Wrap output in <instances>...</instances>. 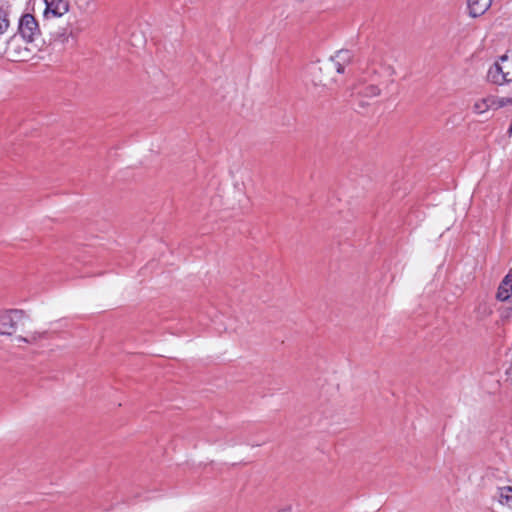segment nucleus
Listing matches in <instances>:
<instances>
[{
	"instance_id": "obj_11",
	"label": "nucleus",
	"mask_w": 512,
	"mask_h": 512,
	"mask_svg": "<svg viewBox=\"0 0 512 512\" xmlns=\"http://www.w3.org/2000/svg\"><path fill=\"white\" fill-rule=\"evenodd\" d=\"M499 502L502 505L512 507V486H504L499 488Z\"/></svg>"
},
{
	"instance_id": "obj_16",
	"label": "nucleus",
	"mask_w": 512,
	"mask_h": 512,
	"mask_svg": "<svg viewBox=\"0 0 512 512\" xmlns=\"http://www.w3.org/2000/svg\"><path fill=\"white\" fill-rule=\"evenodd\" d=\"M279 512H291V509H283V510H281Z\"/></svg>"
},
{
	"instance_id": "obj_9",
	"label": "nucleus",
	"mask_w": 512,
	"mask_h": 512,
	"mask_svg": "<svg viewBox=\"0 0 512 512\" xmlns=\"http://www.w3.org/2000/svg\"><path fill=\"white\" fill-rule=\"evenodd\" d=\"M492 0H467L469 14L472 17L482 15L491 5Z\"/></svg>"
},
{
	"instance_id": "obj_7",
	"label": "nucleus",
	"mask_w": 512,
	"mask_h": 512,
	"mask_svg": "<svg viewBox=\"0 0 512 512\" xmlns=\"http://www.w3.org/2000/svg\"><path fill=\"white\" fill-rule=\"evenodd\" d=\"M352 54L349 50H339L329 60L331 69H335L338 73H343L345 67L351 63Z\"/></svg>"
},
{
	"instance_id": "obj_5",
	"label": "nucleus",
	"mask_w": 512,
	"mask_h": 512,
	"mask_svg": "<svg viewBox=\"0 0 512 512\" xmlns=\"http://www.w3.org/2000/svg\"><path fill=\"white\" fill-rule=\"evenodd\" d=\"M46 9L44 15L46 18L61 17L69 10L67 0H45Z\"/></svg>"
},
{
	"instance_id": "obj_14",
	"label": "nucleus",
	"mask_w": 512,
	"mask_h": 512,
	"mask_svg": "<svg viewBox=\"0 0 512 512\" xmlns=\"http://www.w3.org/2000/svg\"><path fill=\"white\" fill-rule=\"evenodd\" d=\"M360 93L366 98H372L380 95V89L376 85H368Z\"/></svg>"
},
{
	"instance_id": "obj_17",
	"label": "nucleus",
	"mask_w": 512,
	"mask_h": 512,
	"mask_svg": "<svg viewBox=\"0 0 512 512\" xmlns=\"http://www.w3.org/2000/svg\"><path fill=\"white\" fill-rule=\"evenodd\" d=\"M509 133H512V125L510 126L509 130H508Z\"/></svg>"
},
{
	"instance_id": "obj_1",
	"label": "nucleus",
	"mask_w": 512,
	"mask_h": 512,
	"mask_svg": "<svg viewBox=\"0 0 512 512\" xmlns=\"http://www.w3.org/2000/svg\"><path fill=\"white\" fill-rule=\"evenodd\" d=\"M488 78L498 85L512 81V53L502 56L500 60L489 69Z\"/></svg>"
},
{
	"instance_id": "obj_3",
	"label": "nucleus",
	"mask_w": 512,
	"mask_h": 512,
	"mask_svg": "<svg viewBox=\"0 0 512 512\" xmlns=\"http://www.w3.org/2000/svg\"><path fill=\"white\" fill-rule=\"evenodd\" d=\"M23 38L13 36L7 42L5 54L11 61H24L30 55V50L23 45Z\"/></svg>"
},
{
	"instance_id": "obj_12",
	"label": "nucleus",
	"mask_w": 512,
	"mask_h": 512,
	"mask_svg": "<svg viewBox=\"0 0 512 512\" xmlns=\"http://www.w3.org/2000/svg\"><path fill=\"white\" fill-rule=\"evenodd\" d=\"M45 335L46 333L45 332H39V331H34V332H31L29 333L27 336L23 337V336H18L17 337V340L19 341H22V342H25V343H28V344H34L36 343L37 341L45 338Z\"/></svg>"
},
{
	"instance_id": "obj_13",
	"label": "nucleus",
	"mask_w": 512,
	"mask_h": 512,
	"mask_svg": "<svg viewBox=\"0 0 512 512\" xmlns=\"http://www.w3.org/2000/svg\"><path fill=\"white\" fill-rule=\"evenodd\" d=\"M10 24L8 13L0 7V35L6 32Z\"/></svg>"
},
{
	"instance_id": "obj_10",
	"label": "nucleus",
	"mask_w": 512,
	"mask_h": 512,
	"mask_svg": "<svg viewBox=\"0 0 512 512\" xmlns=\"http://www.w3.org/2000/svg\"><path fill=\"white\" fill-rule=\"evenodd\" d=\"M512 293V273L505 276L498 289L497 298L504 301L507 300Z\"/></svg>"
},
{
	"instance_id": "obj_4",
	"label": "nucleus",
	"mask_w": 512,
	"mask_h": 512,
	"mask_svg": "<svg viewBox=\"0 0 512 512\" xmlns=\"http://www.w3.org/2000/svg\"><path fill=\"white\" fill-rule=\"evenodd\" d=\"M19 34L27 42H32L40 34L39 26L31 14H25L19 21Z\"/></svg>"
},
{
	"instance_id": "obj_6",
	"label": "nucleus",
	"mask_w": 512,
	"mask_h": 512,
	"mask_svg": "<svg viewBox=\"0 0 512 512\" xmlns=\"http://www.w3.org/2000/svg\"><path fill=\"white\" fill-rule=\"evenodd\" d=\"M370 64L374 72H378L377 68H380L381 72L387 75L394 74V68L389 63L388 58L383 51H375L371 57Z\"/></svg>"
},
{
	"instance_id": "obj_2",
	"label": "nucleus",
	"mask_w": 512,
	"mask_h": 512,
	"mask_svg": "<svg viewBox=\"0 0 512 512\" xmlns=\"http://www.w3.org/2000/svg\"><path fill=\"white\" fill-rule=\"evenodd\" d=\"M26 317L21 310H8L0 312V334L12 335L19 326H23Z\"/></svg>"
},
{
	"instance_id": "obj_8",
	"label": "nucleus",
	"mask_w": 512,
	"mask_h": 512,
	"mask_svg": "<svg viewBox=\"0 0 512 512\" xmlns=\"http://www.w3.org/2000/svg\"><path fill=\"white\" fill-rule=\"evenodd\" d=\"M501 101V98H497L494 96H488L485 98H481L475 101L473 105V111L477 114H483L489 109H498L501 108L498 103Z\"/></svg>"
},
{
	"instance_id": "obj_15",
	"label": "nucleus",
	"mask_w": 512,
	"mask_h": 512,
	"mask_svg": "<svg viewBox=\"0 0 512 512\" xmlns=\"http://www.w3.org/2000/svg\"><path fill=\"white\" fill-rule=\"evenodd\" d=\"M498 104L502 107L512 105V97H502Z\"/></svg>"
}]
</instances>
